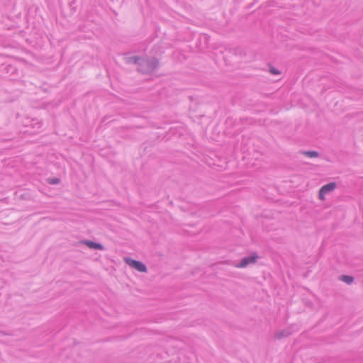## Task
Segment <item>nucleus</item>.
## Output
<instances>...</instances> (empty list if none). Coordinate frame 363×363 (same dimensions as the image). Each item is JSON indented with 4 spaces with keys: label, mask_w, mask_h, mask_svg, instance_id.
Masks as SVG:
<instances>
[{
    "label": "nucleus",
    "mask_w": 363,
    "mask_h": 363,
    "mask_svg": "<svg viewBox=\"0 0 363 363\" xmlns=\"http://www.w3.org/2000/svg\"><path fill=\"white\" fill-rule=\"evenodd\" d=\"M124 261L127 264L140 272H145L147 271L145 265L139 261L133 260L130 258H125Z\"/></svg>",
    "instance_id": "obj_1"
},
{
    "label": "nucleus",
    "mask_w": 363,
    "mask_h": 363,
    "mask_svg": "<svg viewBox=\"0 0 363 363\" xmlns=\"http://www.w3.org/2000/svg\"><path fill=\"white\" fill-rule=\"evenodd\" d=\"M335 187L336 184L334 182L327 184L322 186L319 191V199L322 201H324L325 194L333 191Z\"/></svg>",
    "instance_id": "obj_2"
},
{
    "label": "nucleus",
    "mask_w": 363,
    "mask_h": 363,
    "mask_svg": "<svg viewBox=\"0 0 363 363\" xmlns=\"http://www.w3.org/2000/svg\"><path fill=\"white\" fill-rule=\"evenodd\" d=\"M257 259V255L253 254L248 257H245L242 259L240 263L237 266L238 267H245L249 264L255 263Z\"/></svg>",
    "instance_id": "obj_3"
},
{
    "label": "nucleus",
    "mask_w": 363,
    "mask_h": 363,
    "mask_svg": "<svg viewBox=\"0 0 363 363\" xmlns=\"http://www.w3.org/2000/svg\"><path fill=\"white\" fill-rule=\"evenodd\" d=\"M89 247L97 250H103L104 247L101 245L91 241H86L84 242Z\"/></svg>",
    "instance_id": "obj_4"
},
{
    "label": "nucleus",
    "mask_w": 363,
    "mask_h": 363,
    "mask_svg": "<svg viewBox=\"0 0 363 363\" xmlns=\"http://www.w3.org/2000/svg\"><path fill=\"white\" fill-rule=\"evenodd\" d=\"M340 279L347 284H351L353 281V278L350 276H342Z\"/></svg>",
    "instance_id": "obj_5"
},
{
    "label": "nucleus",
    "mask_w": 363,
    "mask_h": 363,
    "mask_svg": "<svg viewBox=\"0 0 363 363\" xmlns=\"http://www.w3.org/2000/svg\"><path fill=\"white\" fill-rule=\"evenodd\" d=\"M304 155L310 157H317L318 156V153L316 151L305 152Z\"/></svg>",
    "instance_id": "obj_6"
},
{
    "label": "nucleus",
    "mask_w": 363,
    "mask_h": 363,
    "mask_svg": "<svg viewBox=\"0 0 363 363\" xmlns=\"http://www.w3.org/2000/svg\"><path fill=\"white\" fill-rule=\"evenodd\" d=\"M270 72L273 74H279L280 72L277 69H275L274 67L270 69Z\"/></svg>",
    "instance_id": "obj_7"
},
{
    "label": "nucleus",
    "mask_w": 363,
    "mask_h": 363,
    "mask_svg": "<svg viewBox=\"0 0 363 363\" xmlns=\"http://www.w3.org/2000/svg\"><path fill=\"white\" fill-rule=\"evenodd\" d=\"M58 182H59V179H55L52 180V182L50 183H52V184H57Z\"/></svg>",
    "instance_id": "obj_8"
},
{
    "label": "nucleus",
    "mask_w": 363,
    "mask_h": 363,
    "mask_svg": "<svg viewBox=\"0 0 363 363\" xmlns=\"http://www.w3.org/2000/svg\"><path fill=\"white\" fill-rule=\"evenodd\" d=\"M133 60H134L135 62H137V60H138V57H133Z\"/></svg>",
    "instance_id": "obj_9"
}]
</instances>
